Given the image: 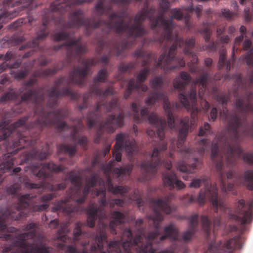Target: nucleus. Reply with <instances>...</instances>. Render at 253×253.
Returning a JSON list of instances; mask_svg holds the SVG:
<instances>
[{
	"instance_id": "13",
	"label": "nucleus",
	"mask_w": 253,
	"mask_h": 253,
	"mask_svg": "<svg viewBox=\"0 0 253 253\" xmlns=\"http://www.w3.org/2000/svg\"><path fill=\"white\" fill-rule=\"evenodd\" d=\"M84 226L83 223L77 222L73 231V238H72L68 235L69 232L68 224L64 223L61 225L57 232L56 237L58 242L55 243V246L65 253H77V244L84 247L89 242V239L86 237L87 235L82 230Z\"/></svg>"
},
{
	"instance_id": "20",
	"label": "nucleus",
	"mask_w": 253,
	"mask_h": 253,
	"mask_svg": "<svg viewBox=\"0 0 253 253\" xmlns=\"http://www.w3.org/2000/svg\"><path fill=\"white\" fill-rule=\"evenodd\" d=\"M124 149L130 159L137 151L135 140L127 133H120L116 136V143L113 150V156L116 161H121L122 152Z\"/></svg>"
},
{
	"instance_id": "33",
	"label": "nucleus",
	"mask_w": 253,
	"mask_h": 253,
	"mask_svg": "<svg viewBox=\"0 0 253 253\" xmlns=\"http://www.w3.org/2000/svg\"><path fill=\"white\" fill-rule=\"evenodd\" d=\"M57 150L59 153L67 154L73 157L76 153V145L61 144L57 146Z\"/></svg>"
},
{
	"instance_id": "42",
	"label": "nucleus",
	"mask_w": 253,
	"mask_h": 253,
	"mask_svg": "<svg viewBox=\"0 0 253 253\" xmlns=\"http://www.w3.org/2000/svg\"><path fill=\"white\" fill-rule=\"evenodd\" d=\"M211 133L210 129V126L209 123H205L203 126L200 127L199 131V136H203Z\"/></svg>"
},
{
	"instance_id": "29",
	"label": "nucleus",
	"mask_w": 253,
	"mask_h": 253,
	"mask_svg": "<svg viewBox=\"0 0 253 253\" xmlns=\"http://www.w3.org/2000/svg\"><path fill=\"white\" fill-rule=\"evenodd\" d=\"M193 163L188 166L184 161H180L177 163V169L181 172L195 173L198 170V167L201 162L197 158H193Z\"/></svg>"
},
{
	"instance_id": "11",
	"label": "nucleus",
	"mask_w": 253,
	"mask_h": 253,
	"mask_svg": "<svg viewBox=\"0 0 253 253\" xmlns=\"http://www.w3.org/2000/svg\"><path fill=\"white\" fill-rule=\"evenodd\" d=\"M210 78V73L207 71L203 70L200 76L195 80L192 83L191 88L187 94L184 92L185 87L191 81V77L185 72L180 73L179 77L176 78L173 81V87L178 90L180 92L178 94V98L181 104L187 109L194 108L197 102L196 86L199 84L200 87L199 92V96L201 98V105L203 109L206 112L209 110L210 105L209 103L203 98V94L209 90L208 81Z\"/></svg>"
},
{
	"instance_id": "23",
	"label": "nucleus",
	"mask_w": 253,
	"mask_h": 253,
	"mask_svg": "<svg viewBox=\"0 0 253 253\" xmlns=\"http://www.w3.org/2000/svg\"><path fill=\"white\" fill-rule=\"evenodd\" d=\"M242 244V237L236 236L226 240L223 244L220 241L216 245L211 243L208 247L207 253H233L234 251L241 249Z\"/></svg>"
},
{
	"instance_id": "56",
	"label": "nucleus",
	"mask_w": 253,
	"mask_h": 253,
	"mask_svg": "<svg viewBox=\"0 0 253 253\" xmlns=\"http://www.w3.org/2000/svg\"><path fill=\"white\" fill-rule=\"evenodd\" d=\"M229 41L228 36H223L220 37V41L222 43H227Z\"/></svg>"
},
{
	"instance_id": "15",
	"label": "nucleus",
	"mask_w": 253,
	"mask_h": 253,
	"mask_svg": "<svg viewBox=\"0 0 253 253\" xmlns=\"http://www.w3.org/2000/svg\"><path fill=\"white\" fill-rule=\"evenodd\" d=\"M134 56L137 58H141V66L144 68L140 71L137 75L136 81L133 78L129 80L124 95V98L126 99L129 97L133 90H136L137 91L141 90L143 92L147 91L148 86L142 83L146 80L150 72V68L145 66L149 65L152 61V58H154L152 53L144 51L141 48L137 49L134 53Z\"/></svg>"
},
{
	"instance_id": "41",
	"label": "nucleus",
	"mask_w": 253,
	"mask_h": 253,
	"mask_svg": "<svg viewBox=\"0 0 253 253\" xmlns=\"http://www.w3.org/2000/svg\"><path fill=\"white\" fill-rule=\"evenodd\" d=\"M243 162L247 165L253 166V153L248 152L244 153L242 156Z\"/></svg>"
},
{
	"instance_id": "4",
	"label": "nucleus",
	"mask_w": 253,
	"mask_h": 253,
	"mask_svg": "<svg viewBox=\"0 0 253 253\" xmlns=\"http://www.w3.org/2000/svg\"><path fill=\"white\" fill-rule=\"evenodd\" d=\"M115 163L114 161H111L106 166L104 172L107 179L105 182L99 177L97 173H93L90 177L86 180L83 190H82V177L78 173L71 171L69 174L68 178L73 187L68 191V197L64 200L55 202L54 206L51 209V211L53 212L60 211L67 214L77 211H78L77 205L82 204L84 202L87 194L91 191V188L94 187L98 183L99 185L102 186V187L100 189L93 190L92 194H94L96 196L100 195L101 199L99 201L100 205L98 207L93 204L89 205L86 213L87 215L86 224L88 226L93 227L95 225L97 216L99 220L106 218L105 210L107 205L105 187L106 186L108 191L114 194H119L122 196L127 194L130 190V188L126 186L115 187L113 186L109 174L112 171Z\"/></svg>"
},
{
	"instance_id": "36",
	"label": "nucleus",
	"mask_w": 253,
	"mask_h": 253,
	"mask_svg": "<svg viewBox=\"0 0 253 253\" xmlns=\"http://www.w3.org/2000/svg\"><path fill=\"white\" fill-rule=\"evenodd\" d=\"M201 224L205 233L208 236L211 233V222L208 217L206 215H202L201 216Z\"/></svg>"
},
{
	"instance_id": "21",
	"label": "nucleus",
	"mask_w": 253,
	"mask_h": 253,
	"mask_svg": "<svg viewBox=\"0 0 253 253\" xmlns=\"http://www.w3.org/2000/svg\"><path fill=\"white\" fill-rule=\"evenodd\" d=\"M124 114L123 111H121L117 117L114 115H110L108 116L104 122H103L102 120L96 122L94 126L90 128L87 126L89 129H91L94 126H99L94 139V142L95 143H99L103 131L108 133L113 132L117 127H122L124 125ZM86 125H87L86 124Z\"/></svg>"
},
{
	"instance_id": "8",
	"label": "nucleus",
	"mask_w": 253,
	"mask_h": 253,
	"mask_svg": "<svg viewBox=\"0 0 253 253\" xmlns=\"http://www.w3.org/2000/svg\"><path fill=\"white\" fill-rule=\"evenodd\" d=\"M131 109L133 114L134 121L137 123L148 120L152 126L153 129L149 128L147 130V134L151 137L157 135L160 140L157 146L154 148L150 160L141 163V169L147 175L153 176L157 173L158 167L163 165L167 169V170L163 173V181L165 186L170 190L174 188L180 190L184 188L185 187L184 183L178 179L173 171H169L172 167L171 162L164 159L167 149V143L162 141L164 138V130L167 126L166 120L159 118L154 113L149 114L148 109L146 107H142L139 111L135 102L131 103Z\"/></svg>"
},
{
	"instance_id": "25",
	"label": "nucleus",
	"mask_w": 253,
	"mask_h": 253,
	"mask_svg": "<svg viewBox=\"0 0 253 253\" xmlns=\"http://www.w3.org/2000/svg\"><path fill=\"white\" fill-rule=\"evenodd\" d=\"M16 59V56L12 51H7L5 55L0 54V73L7 68L16 69L21 65V59H17L13 63H10L11 60Z\"/></svg>"
},
{
	"instance_id": "45",
	"label": "nucleus",
	"mask_w": 253,
	"mask_h": 253,
	"mask_svg": "<svg viewBox=\"0 0 253 253\" xmlns=\"http://www.w3.org/2000/svg\"><path fill=\"white\" fill-rule=\"evenodd\" d=\"M216 44L213 42H210L207 45H206L205 46H203L202 47L200 48V50H208L210 52L214 51L216 50Z\"/></svg>"
},
{
	"instance_id": "51",
	"label": "nucleus",
	"mask_w": 253,
	"mask_h": 253,
	"mask_svg": "<svg viewBox=\"0 0 253 253\" xmlns=\"http://www.w3.org/2000/svg\"><path fill=\"white\" fill-rule=\"evenodd\" d=\"M244 38V35L243 34H241L240 36L237 37L235 39V45L233 46V51L232 53V56L233 57L234 55V50H235V46L239 44L243 40Z\"/></svg>"
},
{
	"instance_id": "18",
	"label": "nucleus",
	"mask_w": 253,
	"mask_h": 253,
	"mask_svg": "<svg viewBox=\"0 0 253 253\" xmlns=\"http://www.w3.org/2000/svg\"><path fill=\"white\" fill-rule=\"evenodd\" d=\"M34 197L33 195L25 194L18 197V202L14 206L7 209L0 216V231H5L7 229L9 219L17 220L26 216V213L22 210L30 207V203Z\"/></svg>"
},
{
	"instance_id": "16",
	"label": "nucleus",
	"mask_w": 253,
	"mask_h": 253,
	"mask_svg": "<svg viewBox=\"0 0 253 253\" xmlns=\"http://www.w3.org/2000/svg\"><path fill=\"white\" fill-rule=\"evenodd\" d=\"M19 181L20 183H23L25 187L29 189H37L40 190L41 192L44 189L48 191L54 192L53 193H48L44 194L38 198L39 203H42L40 205H35L32 207V211H42L46 210L49 205L48 202L57 197L55 193L58 190H63L67 186L66 180L63 182L56 185H53L49 182H42L41 183H34L31 182L27 177H19Z\"/></svg>"
},
{
	"instance_id": "34",
	"label": "nucleus",
	"mask_w": 253,
	"mask_h": 253,
	"mask_svg": "<svg viewBox=\"0 0 253 253\" xmlns=\"http://www.w3.org/2000/svg\"><path fill=\"white\" fill-rule=\"evenodd\" d=\"M132 165H128L125 167H122L120 168H115L113 170V175L117 177L125 175H129L132 169Z\"/></svg>"
},
{
	"instance_id": "6",
	"label": "nucleus",
	"mask_w": 253,
	"mask_h": 253,
	"mask_svg": "<svg viewBox=\"0 0 253 253\" xmlns=\"http://www.w3.org/2000/svg\"><path fill=\"white\" fill-rule=\"evenodd\" d=\"M52 39L56 42L66 40L63 44L54 46L55 51L60 50L64 47L66 51V61L68 64L77 60L82 65V67H74L70 72L68 77H61L54 82V86L49 90V95L55 97L50 99L48 105L53 106L57 104L56 98L60 96L67 95L71 99L77 100L79 95L70 89V85L76 84L82 86L85 84V77L90 67L94 66L96 63L93 59H85L82 56L87 51L86 47L82 44L80 37L74 39L70 36V33L65 31L57 32L52 35Z\"/></svg>"
},
{
	"instance_id": "12",
	"label": "nucleus",
	"mask_w": 253,
	"mask_h": 253,
	"mask_svg": "<svg viewBox=\"0 0 253 253\" xmlns=\"http://www.w3.org/2000/svg\"><path fill=\"white\" fill-rule=\"evenodd\" d=\"M37 226L35 223H29L24 226L23 230L29 231L15 236L11 233L16 231V228L10 227L7 229V231L11 233L4 234L1 238L9 241L10 244L4 246L3 253H49L48 248L42 242L29 243L26 241L36 236Z\"/></svg>"
},
{
	"instance_id": "43",
	"label": "nucleus",
	"mask_w": 253,
	"mask_h": 253,
	"mask_svg": "<svg viewBox=\"0 0 253 253\" xmlns=\"http://www.w3.org/2000/svg\"><path fill=\"white\" fill-rule=\"evenodd\" d=\"M21 184L20 183H15L13 185L7 186L6 188V193L8 194H14L20 188Z\"/></svg>"
},
{
	"instance_id": "40",
	"label": "nucleus",
	"mask_w": 253,
	"mask_h": 253,
	"mask_svg": "<svg viewBox=\"0 0 253 253\" xmlns=\"http://www.w3.org/2000/svg\"><path fill=\"white\" fill-rule=\"evenodd\" d=\"M136 66V63L133 62H129L127 64L121 63L119 65V70L122 73H126V72H130Z\"/></svg>"
},
{
	"instance_id": "31",
	"label": "nucleus",
	"mask_w": 253,
	"mask_h": 253,
	"mask_svg": "<svg viewBox=\"0 0 253 253\" xmlns=\"http://www.w3.org/2000/svg\"><path fill=\"white\" fill-rule=\"evenodd\" d=\"M226 54L227 52L225 49L220 50L217 67L219 70L225 68L227 73H228L231 69V62L233 61V60H227Z\"/></svg>"
},
{
	"instance_id": "1",
	"label": "nucleus",
	"mask_w": 253,
	"mask_h": 253,
	"mask_svg": "<svg viewBox=\"0 0 253 253\" xmlns=\"http://www.w3.org/2000/svg\"><path fill=\"white\" fill-rule=\"evenodd\" d=\"M60 69L56 66L53 68H47L45 70H37L33 74L34 78L27 81L22 87L17 89L11 88L4 93L0 98L1 102L8 101H18L16 108L22 103H31L35 105L34 116L36 117L35 121L30 123L28 126L25 124L29 116H25L17 121L6 127L5 122L0 124V141L8 139L11 141L14 148H16L10 153L3 155V162L0 165V182H2L4 177L2 173L6 170H9L14 165L12 155L18 153L22 148L32 146V149L25 154L24 161L29 163L33 160L42 161L45 159L48 155L50 154L49 145L48 143L42 144L39 148L34 146L36 141L39 139V134L43 129L47 127L55 126L57 129L61 131L68 129L67 124L61 120L67 116V113L63 109H56L48 111L47 108H52L58 105V98L67 96H60L57 97V104L53 106L48 105L50 99H54V97H49L46 106H44V96L43 93V88H41L39 91L33 89L31 87L37 83L36 78H45L49 75L55 74ZM47 90L49 94V90Z\"/></svg>"
},
{
	"instance_id": "37",
	"label": "nucleus",
	"mask_w": 253,
	"mask_h": 253,
	"mask_svg": "<svg viewBox=\"0 0 253 253\" xmlns=\"http://www.w3.org/2000/svg\"><path fill=\"white\" fill-rule=\"evenodd\" d=\"M84 125L81 119H78V125L74 126L72 127L70 131V136L74 142L77 140V134L80 129H83L84 128Z\"/></svg>"
},
{
	"instance_id": "27",
	"label": "nucleus",
	"mask_w": 253,
	"mask_h": 253,
	"mask_svg": "<svg viewBox=\"0 0 253 253\" xmlns=\"http://www.w3.org/2000/svg\"><path fill=\"white\" fill-rule=\"evenodd\" d=\"M198 218L199 215L197 213L193 214L189 217V229L182 235V239L184 241L191 240L196 232L198 225Z\"/></svg>"
},
{
	"instance_id": "55",
	"label": "nucleus",
	"mask_w": 253,
	"mask_h": 253,
	"mask_svg": "<svg viewBox=\"0 0 253 253\" xmlns=\"http://www.w3.org/2000/svg\"><path fill=\"white\" fill-rule=\"evenodd\" d=\"M115 199L114 204H115V205H117V206H120V207L123 206V205L125 203V201L124 200L120 199Z\"/></svg>"
},
{
	"instance_id": "17",
	"label": "nucleus",
	"mask_w": 253,
	"mask_h": 253,
	"mask_svg": "<svg viewBox=\"0 0 253 253\" xmlns=\"http://www.w3.org/2000/svg\"><path fill=\"white\" fill-rule=\"evenodd\" d=\"M223 147V145L214 142L211 146V159L215 167L218 175L221 191L225 193L227 191H233L234 185L233 183H228L227 186L226 185L225 176L223 171L224 163L229 168H233L236 165V158H235V162L233 165L229 164L226 160Z\"/></svg>"
},
{
	"instance_id": "22",
	"label": "nucleus",
	"mask_w": 253,
	"mask_h": 253,
	"mask_svg": "<svg viewBox=\"0 0 253 253\" xmlns=\"http://www.w3.org/2000/svg\"><path fill=\"white\" fill-rule=\"evenodd\" d=\"M106 97H99V100L95 103L93 110L88 113L87 116V125L89 128L92 127L95 122L102 120L101 108L102 106L106 109V112H111L118 106V99L113 98L108 104L106 103Z\"/></svg>"
},
{
	"instance_id": "59",
	"label": "nucleus",
	"mask_w": 253,
	"mask_h": 253,
	"mask_svg": "<svg viewBox=\"0 0 253 253\" xmlns=\"http://www.w3.org/2000/svg\"><path fill=\"white\" fill-rule=\"evenodd\" d=\"M110 148H111V144H108L105 146V147L103 150V152L104 156H106L109 153Z\"/></svg>"
},
{
	"instance_id": "54",
	"label": "nucleus",
	"mask_w": 253,
	"mask_h": 253,
	"mask_svg": "<svg viewBox=\"0 0 253 253\" xmlns=\"http://www.w3.org/2000/svg\"><path fill=\"white\" fill-rule=\"evenodd\" d=\"M213 226L214 228L218 227L221 224V218L220 217H216L213 219Z\"/></svg>"
},
{
	"instance_id": "10",
	"label": "nucleus",
	"mask_w": 253,
	"mask_h": 253,
	"mask_svg": "<svg viewBox=\"0 0 253 253\" xmlns=\"http://www.w3.org/2000/svg\"><path fill=\"white\" fill-rule=\"evenodd\" d=\"M195 42V39L193 38L184 41L182 38L176 37L174 41L171 43L172 44L168 53L166 49L167 45H165L163 47L164 52L160 56L158 61H157L156 59H153L155 61V68L162 69L166 73H167L174 71L180 67H184L185 63L183 57L175 56L178 46L183 48V53L191 58V62L193 65L192 67H190V72L192 73H198L199 69L195 66V64L198 62V57L194 52L191 51Z\"/></svg>"
},
{
	"instance_id": "63",
	"label": "nucleus",
	"mask_w": 253,
	"mask_h": 253,
	"mask_svg": "<svg viewBox=\"0 0 253 253\" xmlns=\"http://www.w3.org/2000/svg\"><path fill=\"white\" fill-rule=\"evenodd\" d=\"M245 20L247 22H249L251 20V15L250 13H245Z\"/></svg>"
},
{
	"instance_id": "28",
	"label": "nucleus",
	"mask_w": 253,
	"mask_h": 253,
	"mask_svg": "<svg viewBox=\"0 0 253 253\" xmlns=\"http://www.w3.org/2000/svg\"><path fill=\"white\" fill-rule=\"evenodd\" d=\"M111 217L113 218L109 224L108 227L110 233L113 235L117 234L116 227L125 221L126 215L119 211H114L111 213Z\"/></svg>"
},
{
	"instance_id": "64",
	"label": "nucleus",
	"mask_w": 253,
	"mask_h": 253,
	"mask_svg": "<svg viewBox=\"0 0 253 253\" xmlns=\"http://www.w3.org/2000/svg\"><path fill=\"white\" fill-rule=\"evenodd\" d=\"M21 170L20 167H16L13 169L12 174H17Z\"/></svg>"
},
{
	"instance_id": "24",
	"label": "nucleus",
	"mask_w": 253,
	"mask_h": 253,
	"mask_svg": "<svg viewBox=\"0 0 253 253\" xmlns=\"http://www.w3.org/2000/svg\"><path fill=\"white\" fill-rule=\"evenodd\" d=\"M65 168V167L62 165H57L52 162H50L43 164L37 163L32 166V170L36 176L43 179L50 180L52 177V172H62Z\"/></svg>"
},
{
	"instance_id": "14",
	"label": "nucleus",
	"mask_w": 253,
	"mask_h": 253,
	"mask_svg": "<svg viewBox=\"0 0 253 253\" xmlns=\"http://www.w3.org/2000/svg\"><path fill=\"white\" fill-rule=\"evenodd\" d=\"M152 88L154 89L145 99V102L147 105H153L156 102L161 100L163 102V108L167 116L168 124L171 128H175V120L172 113L174 108H178L177 103L171 104L169 101L165 93L161 91L163 85V79L162 77H155L150 81Z\"/></svg>"
},
{
	"instance_id": "62",
	"label": "nucleus",
	"mask_w": 253,
	"mask_h": 253,
	"mask_svg": "<svg viewBox=\"0 0 253 253\" xmlns=\"http://www.w3.org/2000/svg\"><path fill=\"white\" fill-rule=\"evenodd\" d=\"M246 28L244 26H241L240 28V32L241 33V34H243L244 35L246 32Z\"/></svg>"
},
{
	"instance_id": "49",
	"label": "nucleus",
	"mask_w": 253,
	"mask_h": 253,
	"mask_svg": "<svg viewBox=\"0 0 253 253\" xmlns=\"http://www.w3.org/2000/svg\"><path fill=\"white\" fill-rule=\"evenodd\" d=\"M51 61L50 59H47L45 57H41L38 59V62L40 66H45Z\"/></svg>"
},
{
	"instance_id": "35",
	"label": "nucleus",
	"mask_w": 253,
	"mask_h": 253,
	"mask_svg": "<svg viewBox=\"0 0 253 253\" xmlns=\"http://www.w3.org/2000/svg\"><path fill=\"white\" fill-rule=\"evenodd\" d=\"M243 179L246 188L249 190H253V170H246L244 172Z\"/></svg>"
},
{
	"instance_id": "44",
	"label": "nucleus",
	"mask_w": 253,
	"mask_h": 253,
	"mask_svg": "<svg viewBox=\"0 0 253 253\" xmlns=\"http://www.w3.org/2000/svg\"><path fill=\"white\" fill-rule=\"evenodd\" d=\"M25 40L23 36H17L13 35L9 39V42L13 45L20 44Z\"/></svg>"
},
{
	"instance_id": "57",
	"label": "nucleus",
	"mask_w": 253,
	"mask_h": 253,
	"mask_svg": "<svg viewBox=\"0 0 253 253\" xmlns=\"http://www.w3.org/2000/svg\"><path fill=\"white\" fill-rule=\"evenodd\" d=\"M212 63V60L211 58H207L205 59V64L207 67H210Z\"/></svg>"
},
{
	"instance_id": "7",
	"label": "nucleus",
	"mask_w": 253,
	"mask_h": 253,
	"mask_svg": "<svg viewBox=\"0 0 253 253\" xmlns=\"http://www.w3.org/2000/svg\"><path fill=\"white\" fill-rule=\"evenodd\" d=\"M174 195L169 193L163 198L153 199L150 205L153 210V214L150 218L153 222L154 230L146 234L145 230L141 228L143 224L142 219H137L135 221L136 226L138 228V233L134 238L132 237V233L129 229H125L121 235V239L125 249L126 247L131 249H135L138 253H154L156 250L152 244H159L168 238L172 241L178 240V230L171 223L165 226L164 229V235L159 237L160 235V223L163 220L164 216L161 211L167 214H170L175 210L174 207H170L169 203L173 199Z\"/></svg>"
},
{
	"instance_id": "19",
	"label": "nucleus",
	"mask_w": 253,
	"mask_h": 253,
	"mask_svg": "<svg viewBox=\"0 0 253 253\" xmlns=\"http://www.w3.org/2000/svg\"><path fill=\"white\" fill-rule=\"evenodd\" d=\"M109 73L107 70L105 68L100 70L97 75L96 78H93L94 85L92 86L89 92H86L83 95V103L79 105V110L81 111L87 107L88 99L91 96L92 94H94L96 96L105 98L108 96L114 94V90L112 86H107L105 89L99 88L96 82L105 83L107 81Z\"/></svg>"
},
{
	"instance_id": "30",
	"label": "nucleus",
	"mask_w": 253,
	"mask_h": 253,
	"mask_svg": "<svg viewBox=\"0 0 253 253\" xmlns=\"http://www.w3.org/2000/svg\"><path fill=\"white\" fill-rule=\"evenodd\" d=\"M35 61L29 62L24 64V70H18L16 71H12L10 74L11 76L16 79L21 80L24 79L29 73L30 70L33 68Z\"/></svg>"
},
{
	"instance_id": "3",
	"label": "nucleus",
	"mask_w": 253,
	"mask_h": 253,
	"mask_svg": "<svg viewBox=\"0 0 253 253\" xmlns=\"http://www.w3.org/2000/svg\"><path fill=\"white\" fill-rule=\"evenodd\" d=\"M252 86L240 84V86L235 87L233 95L236 100L234 109L231 112L227 107L229 95L224 92L217 93V87L215 85L212 87L214 99L222 105L220 113L227 121V132H221L216 136L215 141L223 145L226 160L231 165L235 162L234 153L240 156L243 152L240 142L245 138L253 139V125L251 127H243L247 121L246 114H253V103L251 102L253 100V92L251 90Z\"/></svg>"
},
{
	"instance_id": "50",
	"label": "nucleus",
	"mask_w": 253,
	"mask_h": 253,
	"mask_svg": "<svg viewBox=\"0 0 253 253\" xmlns=\"http://www.w3.org/2000/svg\"><path fill=\"white\" fill-rule=\"evenodd\" d=\"M217 115V109L215 107H213L211 111L210 116L209 117V120H212V121H214Z\"/></svg>"
},
{
	"instance_id": "47",
	"label": "nucleus",
	"mask_w": 253,
	"mask_h": 253,
	"mask_svg": "<svg viewBox=\"0 0 253 253\" xmlns=\"http://www.w3.org/2000/svg\"><path fill=\"white\" fill-rule=\"evenodd\" d=\"M78 142L83 149L85 150L87 149L88 140L86 136H82L78 139Z\"/></svg>"
},
{
	"instance_id": "53",
	"label": "nucleus",
	"mask_w": 253,
	"mask_h": 253,
	"mask_svg": "<svg viewBox=\"0 0 253 253\" xmlns=\"http://www.w3.org/2000/svg\"><path fill=\"white\" fill-rule=\"evenodd\" d=\"M225 31V27L224 26H218L216 28V34L217 37L218 38H219V36L223 33Z\"/></svg>"
},
{
	"instance_id": "39",
	"label": "nucleus",
	"mask_w": 253,
	"mask_h": 253,
	"mask_svg": "<svg viewBox=\"0 0 253 253\" xmlns=\"http://www.w3.org/2000/svg\"><path fill=\"white\" fill-rule=\"evenodd\" d=\"M128 197L130 199L136 202L138 207H141L143 205V201L139 194L137 190H134L133 193L129 194Z\"/></svg>"
},
{
	"instance_id": "60",
	"label": "nucleus",
	"mask_w": 253,
	"mask_h": 253,
	"mask_svg": "<svg viewBox=\"0 0 253 253\" xmlns=\"http://www.w3.org/2000/svg\"><path fill=\"white\" fill-rule=\"evenodd\" d=\"M33 53H34V50H31L26 52L22 56V58H26L29 57L31 56H32V55L33 54Z\"/></svg>"
},
{
	"instance_id": "52",
	"label": "nucleus",
	"mask_w": 253,
	"mask_h": 253,
	"mask_svg": "<svg viewBox=\"0 0 253 253\" xmlns=\"http://www.w3.org/2000/svg\"><path fill=\"white\" fill-rule=\"evenodd\" d=\"M58 225L59 221L56 219L51 220L49 224V227L52 229L56 228Z\"/></svg>"
},
{
	"instance_id": "32",
	"label": "nucleus",
	"mask_w": 253,
	"mask_h": 253,
	"mask_svg": "<svg viewBox=\"0 0 253 253\" xmlns=\"http://www.w3.org/2000/svg\"><path fill=\"white\" fill-rule=\"evenodd\" d=\"M214 26V25L208 22H204L202 25L198 28V32L204 35L205 42H208L211 38V29Z\"/></svg>"
},
{
	"instance_id": "38",
	"label": "nucleus",
	"mask_w": 253,
	"mask_h": 253,
	"mask_svg": "<svg viewBox=\"0 0 253 253\" xmlns=\"http://www.w3.org/2000/svg\"><path fill=\"white\" fill-rule=\"evenodd\" d=\"M210 142L205 139H201L198 141V147H197V151L200 155H203L206 150L209 147Z\"/></svg>"
},
{
	"instance_id": "2",
	"label": "nucleus",
	"mask_w": 253,
	"mask_h": 253,
	"mask_svg": "<svg viewBox=\"0 0 253 253\" xmlns=\"http://www.w3.org/2000/svg\"><path fill=\"white\" fill-rule=\"evenodd\" d=\"M93 0H78V5L84 3H90ZM105 0H98L95 5V10L96 13L101 16L103 14H108L112 9V4H126L132 2L142 1L143 0H111L110 2L104 4ZM160 10L159 14L155 17L156 9L154 7L149 8L148 0H145L142 10L138 12L134 18V23L128 28L127 33L133 37L138 38L142 37L147 34V30L143 27V22L148 19L151 23V28L155 31L154 39L156 42L162 44L164 41L167 43L173 42L177 35L173 36L172 31L174 28L175 23L173 19L180 20L184 19L185 25L188 30L192 28V24L190 18L193 12L195 11L198 18L202 14L203 7L201 5H197L195 8L192 4L188 7H183L181 8H172L170 10L171 16L169 19L165 18L164 15L167 11L169 7L168 0H159Z\"/></svg>"
},
{
	"instance_id": "5",
	"label": "nucleus",
	"mask_w": 253,
	"mask_h": 253,
	"mask_svg": "<svg viewBox=\"0 0 253 253\" xmlns=\"http://www.w3.org/2000/svg\"><path fill=\"white\" fill-rule=\"evenodd\" d=\"M101 26H103V35L97 40L96 50L98 53L100 54L106 48L108 55L102 56L100 61L107 64L111 55L120 56L123 50L132 46L136 38L128 34V28L130 26L129 24L124 23L122 14L114 12L105 21H96L94 18L84 17L83 10L79 9L70 13L68 21L64 23L63 27L79 28L84 26L88 31Z\"/></svg>"
},
{
	"instance_id": "46",
	"label": "nucleus",
	"mask_w": 253,
	"mask_h": 253,
	"mask_svg": "<svg viewBox=\"0 0 253 253\" xmlns=\"http://www.w3.org/2000/svg\"><path fill=\"white\" fill-rule=\"evenodd\" d=\"M222 15L228 19H232L235 13L232 11H230L228 9L224 8L221 10Z\"/></svg>"
},
{
	"instance_id": "26",
	"label": "nucleus",
	"mask_w": 253,
	"mask_h": 253,
	"mask_svg": "<svg viewBox=\"0 0 253 253\" xmlns=\"http://www.w3.org/2000/svg\"><path fill=\"white\" fill-rule=\"evenodd\" d=\"M192 124L188 117H184L180 119L178 128V137L176 142L177 148H180L183 144L190 128V125Z\"/></svg>"
},
{
	"instance_id": "9",
	"label": "nucleus",
	"mask_w": 253,
	"mask_h": 253,
	"mask_svg": "<svg viewBox=\"0 0 253 253\" xmlns=\"http://www.w3.org/2000/svg\"><path fill=\"white\" fill-rule=\"evenodd\" d=\"M202 183L204 185V188L201 189L196 199L192 195L188 197V204L192 203L196 200L200 205H204L206 200L209 199L212 203L214 211L217 212L219 209L221 212L227 215L229 220L242 225L252 221L251 204L247 206L245 200L241 199L236 202L233 207H227L222 200L218 197V190L216 184H211L209 177L207 176L193 179L189 186L198 188L200 187Z\"/></svg>"
},
{
	"instance_id": "61",
	"label": "nucleus",
	"mask_w": 253,
	"mask_h": 253,
	"mask_svg": "<svg viewBox=\"0 0 253 253\" xmlns=\"http://www.w3.org/2000/svg\"><path fill=\"white\" fill-rule=\"evenodd\" d=\"M234 173L232 170L229 169L226 173V177L228 179H232L233 177Z\"/></svg>"
},
{
	"instance_id": "58",
	"label": "nucleus",
	"mask_w": 253,
	"mask_h": 253,
	"mask_svg": "<svg viewBox=\"0 0 253 253\" xmlns=\"http://www.w3.org/2000/svg\"><path fill=\"white\" fill-rule=\"evenodd\" d=\"M20 20L17 21L13 23L11 25H10L9 28L10 29H16L20 26Z\"/></svg>"
},
{
	"instance_id": "48",
	"label": "nucleus",
	"mask_w": 253,
	"mask_h": 253,
	"mask_svg": "<svg viewBox=\"0 0 253 253\" xmlns=\"http://www.w3.org/2000/svg\"><path fill=\"white\" fill-rule=\"evenodd\" d=\"M180 150L181 151V152L184 154V157L186 158H190L191 157H193V149L190 148H185L183 149H180Z\"/></svg>"
}]
</instances>
